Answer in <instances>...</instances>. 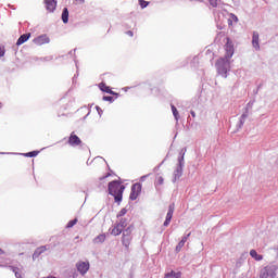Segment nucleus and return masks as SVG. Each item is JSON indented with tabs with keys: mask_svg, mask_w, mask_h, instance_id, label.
I'll return each mask as SVG.
<instances>
[{
	"mask_svg": "<svg viewBox=\"0 0 278 278\" xmlns=\"http://www.w3.org/2000/svg\"><path fill=\"white\" fill-rule=\"evenodd\" d=\"M226 51L225 58H219L215 66L217 68V73L227 79V73H229V68H231V58H233L235 49H233V41L229 37L226 38V43L224 46Z\"/></svg>",
	"mask_w": 278,
	"mask_h": 278,
	"instance_id": "f257e3e1",
	"label": "nucleus"
},
{
	"mask_svg": "<svg viewBox=\"0 0 278 278\" xmlns=\"http://www.w3.org/2000/svg\"><path fill=\"white\" fill-rule=\"evenodd\" d=\"M123 192H125V185H122L116 180L109 184V194L114 197L115 203H121V201H123Z\"/></svg>",
	"mask_w": 278,
	"mask_h": 278,
	"instance_id": "f03ea898",
	"label": "nucleus"
},
{
	"mask_svg": "<svg viewBox=\"0 0 278 278\" xmlns=\"http://www.w3.org/2000/svg\"><path fill=\"white\" fill-rule=\"evenodd\" d=\"M277 266L276 265H267L263 269H261L260 278H275L277 277Z\"/></svg>",
	"mask_w": 278,
	"mask_h": 278,
	"instance_id": "7ed1b4c3",
	"label": "nucleus"
},
{
	"mask_svg": "<svg viewBox=\"0 0 278 278\" xmlns=\"http://www.w3.org/2000/svg\"><path fill=\"white\" fill-rule=\"evenodd\" d=\"M67 144H70V147H80L81 139L75 134V131H72L68 137Z\"/></svg>",
	"mask_w": 278,
	"mask_h": 278,
	"instance_id": "20e7f679",
	"label": "nucleus"
},
{
	"mask_svg": "<svg viewBox=\"0 0 278 278\" xmlns=\"http://www.w3.org/2000/svg\"><path fill=\"white\" fill-rule=\"evenodd\" d=\"M140 192H142V186H140V184L132 185L131 192H130V200L136 201Z\"/></svg>",
	"mask_w": 278,
	"mask_h": 278,
	"instance_id": "39448f33",
	"label": "nucleus"
},
{
	"mask_svg": "<svg viewBox=\"0 0 278 278\" xmlns=\"http://www.w3.org/2000/svg\"><path fill=\"white\" fill-rule=\"evenodd\" d=\"M178 164L179 166L174 172V181H177V179H179L184 173V156L178 159Z\"/></svg>",
	"mask_w": 278,
	"mask_h": 278,
	"instance_id": "423d86ee",
	"label": "nucleus"
},
{
	"mask_svg": "<svg viewBox=\"0 0 278 278\" xmlns=\"http://www.w3.org/2000/svg\"><path fill=\"white\" fill-rule=\"evenodd\" d=\"M76 268L80 275H86L90 270V263L88 262H78Z\"/></svg>",
	"mask_w": 278,
	"mask_h": 278,
	"instance_id": "0eeeda50",
	"label": "nucleus"
},
{
	"mask_svg": "<svg viewBox=\"0 0 278 278\" xmlns=\"http://www.w3.org/2000/svg\"><path fill=\"white\" fill-rule=\"evenodd\" d=\"M33 42L38 47H41V45H49L50 39L47 35H40L39 37L35 38Z\"/></svg>",
	"mask_w": 278,
	"mask_h": 278,
	"instance_id": "6e6552de",
	"label": "nucleus"
},
{
	"mask_svg": "<svg viewBox=\"0 0 278 278\" xmlns=\"http://www.w3.org/2000/svg\"><path fill=\"white\" fill-rule=\"evenodd\" d=\"M174 213H175V204H170L168 207L166 219L164 222V227H168V225H170V220H173Z\"/></svg>",
	"mask_w": 278,
	"mask_h": 278,
	"instance_id": "1a4fd4ad",
	"label": "nucleus"
},
{
	"mask_svg": "<svg viewBox=\"0 0 278 278\" xmlns=\"http://www.w3.org/2000/svg\"><path fill=\"white\" fill-rule=\"evenodd\" d=\"M46 10L48 12H55V9L58 8V1L55 0H45Z\"/></svg>",
	"mask_w": 278,
	"mask_h": 278,
	"instance_id": "9d476101",
	"label": "nucleus"
},
{
	"mask_svg": "<svg viewBox=\"0 0 278 278\" xmlns=\"http://www.w3.org/2000/svg\"><path fill=\"white\" fill-rule=\"evenodd\" d=\"M252 47L256 49V51H260V33L254 31L252 36Z\"/></svg>",
	"mask_w": 278,
	"mask_h": 278,
	"instance_id": "9b49d317",
	"label": "nucleus"
},
{
	"mask_svg": "<svg viewBox=\"0 0 278 278\" xmlns=\"http://www.w3.org/2000/svg\"><path fill=\"white\" fill-rule=\"evenodd\" d=\"M29 38H31V33L21 35L16 41L17 47H21V45H25V42H27Z\"/></svg>",
	"mask_w": 278,
	"mask_h": 278,
	"instance_id": "f8f14e48",
	"label": "nucleus"
},
{
	"mask_svg": "<svg viewBox=\"0 0 278 278\" xmlns=\"http://www.w3.org/2000/svg\"><path fill=\"white\" fill-rule=\"evenodd\" d=\"M45 251H47V247H45V245L37 248L33 254V260H37V257H40V255H42V253H45Z\"/></svg>",
	"mask_w": 278,
	"mask_h": 278,
	"instance_id": "ddd939ff",
	"label": "nucleus"
},
{
	"mask_svg": "<svg viewBox=\"0 0 278 278\" xmlns=\"http://www.w3.org/2000/svg\"><path fill=\"white\" fill-rule=\"evenodd\" d=\"M250 255L251 257H253V260H255L256 262H262V260H264V256L262 254H257V251L255 250H251L250 251Z\"/></svg>",
	"mask_w": 278,
	"mask_h": 278,
	"instance_id": "4468645a",
	"label": "nucleus"
},
{
	"mask_svg": "<svg viewBox=\"0 0 278 278\" xmlns=\"http://www.w3.org/2000/svg\"><path fill=\"white\" fill-rule=\"evenodd\" d=\"M122 233H123L122 227L118 226V224H116V225L113 227V229H112V231H111V235H112V236H121Z\"/></svg>",
	"mask_w": 278,
	"mask_h": 278,
	"instance_id": "2eb2a0df",
	"label": "nucleus"
},
{
	"mask_svg": "<svg viewBox=\"0 0 278 278\" xmlns=\"http://www.w3.org/2000/svg\"><path fill=\"white\" fill-rule=\"evenodd\" d=\"M100 90H102V92H108V94H114V91H112V89L105 85V83L100 84Z\"/></svg>",
	"mask_w": 278,
	"mask_h": 278,
	"instance_id": "dca6fc26",
	"label": "nucleus"
},
{
	"mask_svg": "<svg viewBox=\"0 0 278 278\" xmlns=\"http://www.w3.org/2000/svg\"><path fill=\"white\" fill-rule=\"evenodd\" d=\"M105 242V233L99 235L93 239L94 244H103Z\"/></svg>",
	"mask_w": 278,
	"mask_h": 278,
	"instance_id": "f3484780",
	"label": "nucleus"
},
{
	"mask_svg": "<svg viewBox=\"0 0 278 278\" xmlns=\"http://www.w3.org/2000/svg\"><path fill=\"white\" fill-rule=\"evenodd\" d=\"M154 186L155 188H157V186H164V177L161 175H156Z\"/></svg>",
	"mask_w": 278,
	"mask_h": 278,
	"instance_id": "a211bd4d",
	"label": "nucleus"
},
{
	"mask_svg": "<svg viewBox=\"0 0 278 278\" xmlns=\"http://www.w3.org/2000/svg\"><path fill=\"white\" fill-rule=\"evenodd\" d=\"M233 23H238V16L233 13H230L228 18V25L231 27Z\"/></svg>",
	"mask_w": 278,
	"mask_h": 278,
	"instance_id": "6ab92c4d",
	"label": "nucleus"
},
{
	"mask_svg": "<svg viewBox=\"0 0 278 278\" xmlns=\"http://www.w3.org/2000/svg\"><path fill=\"white\" fill-rule=\"evenodd\" d=\"M122 242L126 249H129V245L131 244V237H125L123 235Z\"/></svg>",
	"mask_w": 278,
	"mask_h": 278,
	"instance_id": "aec40b11",
	"label": "nucleus"
},
{
	"mask_svg": "<svg viewBox=\"0 0 278 278\" xmlns=\"http://www.w3.org/2000/svg\"><path fill=\"white\" fill-rule=\"evenodd\" d=\"M164 278H181V273H175L172 270L170 273L166 274Z\"/></svg>",
	"mask_w": 278,
	"mask_h": 278,
	"instance_id": "412c9836",
	"label": "nucleus"
},
{
	"mask_svg": "<svg viewBox=\"0 0 278 278\" xmlns=\"http://www.w3.org/2000/svg\"><path fill=\"white\" fill-rule=\"evenodd\" d=\"M62 21H63V23H68V9H66V8L63 9Z\"/></svg>",
	"mask_w": 278,
	"mask_h": 278,
	"instance_id": "4be33fe9",
	"label": "nucleus"
},
{
	"mask_svg": "<svg viewBox=\"0 0 278 278\" xmlns=\"http://www.w3.org/2000/svg\"><path fill=\"white\" fill-rule=\"evenodd\" d=\"M77 223H78V219H77V218H74V219H72V220H70V222L67 223L66 228H67V229H72V227H75V225H77Z\"/></svg>",
	"mask_w": 278,
	"mask_h": 278,
	"instance_id": "5701e85b",
	"label": "nucleus"
},
{
	"mask_svg": "<svg viewBox=\"0 0 278 278\" xmlns=\"http://www.w3.org/2000/svg\"><path fill=\"white\" fill-rule=\"evenodd\" d=\"M172 112L173 115L175 116V119L179 121V111H177V108H175V105H172Z\"/></svg>",
	"mask_w": 278,
	"mask_h": 278,
	"instance_id": "b1692460",
	"label": "nucleus"
},
{
	"mask_svg": "<svg viewBox=\"0 0 278 278\" xmlns=\"http://www.w3.org/2000/svg\"><path fill=\"white\" fill-rule=\"evenodd\" d=\"M38 153H40L39 151H31V152H27L25 153V157H36L38 155Z\"/></svg>",
	"mask_w": 278,
	"mask_h": 278,
	"instance_id": "393cba45",
	"label": "nucleus"
},
{
	"mask_svg": "<svg viewBox=\"0 0 278 278\" xmlns=\"http://www.w3.org/2000/svg\"><path fill=\"white\" fill-rule=\"evenodd\" d=\"M123 236L131 238V227L126 228Z\"/></svg>",
	"mask_w": 278,
	"mask_h": 278,
	"instance_id": "a878e982",
	"label": "nucleus"
},
{
	"mask_svg": "<svg viewBox=\"0 0 278 278\" xmlns=\"http://www.w3.org/2000/svg\"><path fill=\"white\" fill-rule=\"evenodd\" d=\"M122 229H125L127 227V219H121V222L117 224Z\"/></svg>",
	"mask_w": 278,
	"mask_h": 278,
	"instance_id": "bb28decb",
	"label": "nucleus"
},
{
	"mask_svg": "<svg viewBox=\"0 0 278 278\" xmlns=\"http://www.w3.org/2000/svg\"><path fill=\"white\" fill-rule=\"evenodd\" d=\"M125 214H127V208H122L119 211V213L117 214V218H121V217L125 216Z\"/></svg>",
	"mask_w": 278,
	"mask_h": 278,
	"instance_id": "cd10ccee",
	"label": "nucleus"
},
{
	"mask_svg": "<svg viewBox=\"0 0 278 278\" xmlns=\"http://www.w3.org/2000/svg\"><path fill=\"white\" fill-rule=\"evenodd\" d=\"M184 245H185L184 241H180V242L177 244V247H176V252L179 253V251H181V249H184Z\"/></svg>",
	"mask_w": 278,
	"mask_h": 278,
	"instance_id": "c85d7f7f",
	"label": "nucleus"
},
{
	"mask_svg": "<svg viewBox=\"0 0 278 278\" xmlns=\"http://www.w3.org/2000/svg\"><path fill=\"white\" fill-rule=\"evenodd\" d=\"M139 5H140L142 9H144V8H147V5H149V2L146 1V0H139Z\"/></svg>",
	"mask_w": 278,
	"mask_h": 278,
	"instance_id": "c756f323",
	"label": "nucleus"
},
{
	"mask_svg": "<svg viewBox=\"0 0 278 278\" xmlns=\"http://www.w3.org/2000/svg\"><path fill=\"white\" fill-rule=\"evenodd\" d=\"M212 8H218V0H208Z\"/></svg>",
	"mask_w": 278,
	"mask_h": 278,
	"instance_id": "7c9ffc66",
	"label": "nucleus"
},
{
	"mask_svg": "<svg viewBox=\"0 0 278 278\" xmlns=\"http://www.w3.org/2000/svg\"><path fill=\"white\" fill-rule=\"evenodd\" d=\"M5 55V47L3 45H0V58H3Z\"/></svg>",
	"mask_w": 278,
	"mask_h": 278,
	"instance_id": "2f4dec72",
	"label": "nucleus"
},
{
	"mask_svg": "<svg viewBox=\"0 0 278 278\" xmlns=\"http://www.w3.org/2000/svg\"><path fill=\"white\" fill-rule=\"evenodd\" d=\"M188 238H190V232L186 237H184L180 242H182V244H186V242H188Z\"/></svg>",
	"mask_w": 278,
	"mask_h": 278,
	"instance_id": "473e14b6",
	"label": "nucleus"
},
{
	"mask_svg": "<svg viewBox=\"0 0 278 278\" xmlns=\"http://www.w3.org/2000/svg\"><path fill=\"white\" fill-rule=\"evenodd\" d=\"M103 101H110V102H112V101H114V98H112V97H110V96H104V97H103Z\"/></svg>",
	"mask_w": 278,
	"mask_h": 278,
	"instance_id": "72a5a7b5",
	"label": "nucleus"
},
{
	"mask_svg": "<svg viewBox=\"0 0 278 278\" xmlns=\"http://www.w3.org/2000/svg\"><path fill=\"white\" fill-rule=\"evenodd\" d=\"M126 34H127V36H130V37L134 36V31H131V30H128Z\"/></svg>",
	"mask_w": 278,
	"mask_h": 278,
	"instance_id": "f704fd0d",
	"label": "nucleus"
},
{
	"mask_svg": "<svg viewBox=\"0 0 278 278\" xmlns=\"http://www.w3.org/2000/svg\"><path fill=\"white\" fill-rule=\"evenodd\" d=\"M191 116L194 118V116H197V113H194V111H191Z\"/></svg>",
	"mask_w": 278,
	"mask_h": 278,
	"instance_id": "c9c22d12",
	"label": "nucleus"
},
{
	"mask_svg": "<svg viewBox=\"0 0 278 278\" xmlns=\"http://www.w3.org/2000/svg\"><path fill=\"white\" fill-rule=\"evenodd\" d=\"M144 179H147V176L141 177V181H144Z\"/></svg>",
	"mask_w": 278,
	"mask_h": 278,
	"instance_id": "e433bc0d",
	"label": "nucleus"
},
{
	"mask_svg": "<svg viewBox=\"0 0 278 278\" xmlns=\"http://www.w3.org/2000/svg\"><path fill=\"white\" fill-rule=\"evenodd\" d=\"M5 253L3 250L0 249V255H3Z\"/></svg>",
	"mask_w": 278,
	"mask_h": 278,
	"instance_id": "4c0bfd02",
	"label": "nucleus"
},
{
	"mask_svg": "<svg viewBox=\"0 0 278 278\" xmlns=\"http://www.w3.org/2000/svg\"><path fill=\"white\" fill-rule=\"evenodd\" d=\"M15 276L17 277V276H18V273H15Z\"/></svg>",
	"mask_w": 278,
	"mask_h": 278,
	"instance_id": "58836bf2",
	"label": "nucleus"
},
{
	"mask_svg": "<svg viewBox=\"0 0 278 278\" xmlns=\"http://www.w3.org/2000/svg\"><path fill=\"white\" fill-rule=\"evenodd\" d=\"M80 1H83V2H84L85 0H80Z\"/></svg>",
	"mask_w": 278,
	"mask_h": 278,
	"instance_id": "ea45409f",
	"label": "nucleus"
}]
</instances>
